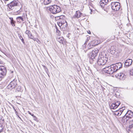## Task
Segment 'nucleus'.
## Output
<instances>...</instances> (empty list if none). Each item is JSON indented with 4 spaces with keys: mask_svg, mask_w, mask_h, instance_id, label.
<instances>
[{
    "mask_svg": "<svg viewBox=\"0 0 133 133\" xmlns=\"http://www.w3.org/2000/svg\"><path fill=\"white\" fill-rule=\"evenodd\" d=\"M108 59V56L106 54L100 55L97 61L98 65H104L107 62Z\"/></svg>",
    "mask_w": 133,
    "mask_h": 133,
    "instance_id": "f257e3e1",
    "label": "nucleus"
},
{
    "mask_svg": "<svg viewBox=\"0 0 133 133\" xmlns=\"http://www.w3.org/2000/svg\"><path fill=\"white\" fill-rule=\"evenodd\" d=\"M98 52V50L97 49H94L90 53L89 56L90 58V62L91 64H93L96 62L95 57L97 55Z\"/></svg>",
    "mask_w": 133,
    "mask_h": 133,
    "instance_id": "f03ea898",
    "label": "nucleus"
},
{
    "mask_svg": "<svg viewBox=\"0 0 133 133\" xmlns=\"http://www.w3.org/2000/svg\"><path fill=\"white\" fill-rule=\"evenodd\" d=\"M48 10L53 14H55L60 12L61 11V8L57 5H54L50 6L48 7Z\"/></svg>",
    "mask_w": 133,
    "mask_h": 133,
    "instance_id": "7ed1b4c3",
    "label": "nucleus"
},
{
    "mask_svg": "<svg viewBox=\"0 0 133 133\" xmlns=\"http://www.w3.org/2000/svg\"><path fill=\"white\" fill-rule=\"evenodd\" d=\"M103 71H104L106 73L111 74L116 72L114 68V65L112 64L106 67L103 69Z\"/></svg>",
    "mask_w": 133,
    "mask_h": 133,
    "instance_id": "20e7f679",
    "label": "nucleus"
},
{
    "mask_svg": "<svg viewBox=\"0 0 133 133\" xmlns=\"http://www.w3.org/2000/svg\"><path fill=\"white\" fill-rule=\"evenodd\" d=\"M19 4V1L15 0L11 2L8 5L9 8L11 10L14 9L15 7L18 6Z\"/></svg>",
    "mask_w": 133,
    "mask_h": 133,
    "instance_id": "39448f33",
    "label": "nucleus"
},
{
    "mask_svg": "<svg viewBox=\"0 0 133 133\" xmlns=\"http://www.w3.org/2000/svg\"><path fill=\"white\" fill-rule=\"evenodd\" d=\"M17 86V80L16 79H14L10 83L7 87V88L10 89H15Z\"/></svg>",
    "mask_w": 133,
    "mask_h": 133,
    "instance_id": "423d86ee",
    "label": "nucleus"
},
{
    "mask_svg": "<svg viewBox=\"0 0 133 133\" xmlns=\"http://www.w3.org/2000/svg\"><path fill=\"white\" fill-rule=\"evenodd\" d=\"M111 6L112 9L115 11L118 10L120 7L119 3L117 2H112Z\"/></svg>",
    "mask_w": 133,
    "mask_h": 133,
    "instance_id": "0eeeda50",
    "label": "nucleus"
},
{
    "mask_svg": "<svg viewBox=\"0 0 133 133\" xmlns=\"http://www.w3.org/2000/svg\"><path fill=\"white\" fill-rule=\"evenodd\" d=\"M6 70L4 66H0V77L3 78L5 76L6 73Z\"/></svg>",
    "mask_w": 133,
    "mask_h": 133,
    "instance_id": "6e6552de",
    "label": "nucleus"
},
{
    "mask_svg": "<svg viewBox=\"0 0 133 133\" xmlns=\"http://www.w3.org/2000/svg\"><path fill=\"white\" fill-rule=\"evenodd\" d=\"M58 25L61 28L63 29L64 30L66 26H68L67 23L65 20H62V21H60L59 22H57Z\"/></svg>",
    "mask_w": 133,
    "mask_h": 133,
    "instance_id": "1a4fd4ad",
    "label": "nucleus"
},
{
    "mask_svg": "<svg viewBox=\"0 0 133 133\" xmlns=\"http://www.w3.org/2000/svg\"><path fill=\"white\" fill-rule=\"evenodd\" d=\"M116 72L121 69L122 66V64L121 63H118L112 64Z\"/></svg>",
    "mask_w": 133,
    "mask_h": 133,
    "instance_id": "9d476101",
    "label": "nucleus"
},
{
    "mask_svg": "<svg viewBox=\"0 0 133 133\" xmlns=\"http://www.w3.org/2000/svg\"><path fill=\"white\" fill-rule=\"evenodd\" d=\"M132 60L131 59H128L126 60L124 63V66L125 67H128L131 65Z\"/></svg>",
    "mask_w": 133,
    "mask_h": 133,
    "instance_id": "9b49d317",
    "label": "nucleus"
},
{
    "mask_svg": "<svg viewBox=\"0 0 133 133\" xmlns=\"http://www.w3.org/2000/svg\"><path fill=\"white\" fill-rule=\"evenodd\" d=\"M25 33L28 35L29 38L33 39L34 41H35L36 39L34 38V37L32 35L31 32L30 31L26 30L25 32Z\"/></svg>",
    "mask_w": 133,
    "mask_h": 133,
    "instance_id": "f8f14e48",
    "label": "nucleus"
},
{
    "mask_svg": "<svg viewBox=\"0 0 133 133\" xmlns=\"http://www.w3.org/2000/svg\"><path fill=\"white\" fill-rule=\"evenodd\" d=\"M125 114L129 119L133 117V112L130 110L128 111Z\"/></svg>",
    "mask_w": 133,
    "mask_h": 133,
    "instance_id": "ddd939ff",
    "label": "nucleus"
},
{
    "mask_svg": "<svg viewBox=\"0 0 133 133\" xmlns=\"http://www.w3.org/2000/svg\"><path fill=\"white\" fill-rule=\"evenodd\" d=\"M108 2V0H101L100 2V5L102 7H103L107 4Z\"/></svg>",
    "mask_w": 133,
    "mask_h": 133,
    "instance_id": "4468645a",
    "label": "nucleus"
},
{
    "mask_svg": "<svg viewBox=\"0 0 133 133\" xmlns=\"http://www.w3.org/2000/svg\"><path fill=\"white\" fill-rule=\"evenodd\" d=\"M82 13L79 12H78L77 11H76L74 15L73 16V17L74 18H78L82 16ZM82 16H83L82 15Z\"/></svg>",
    "mask_w": 133,
    "mask_h": 133,
    "instance_id": "2eb2a0df",
    "label": "nucleus"
},
{
    "mask_svg": "<svg viewBox=\"0 0 133 133\" xmlns=\"http://www.w3.org/2000/svg\"><path fill=\"white\" fill-rule=\"evenodd\" d=\"M15 92H22V90L21 87L20 86H17L16 88H15Z\"/></svg>",
    "mask_w": 133,
    "mask_h": 133,
    "instance_id": "dca6fc26",
    "label": "nucleus"
},
{
    "mask_svg": "<svg viewBox=\"0 0 133 133\" xmlns=\"http://www.w3.org/2000/svg\"><path fill=\"white\" fill-rule=\"evenodd\" d=\"M17 21V22L21 23V21H24V19L22 17L19 16L17 17L16 18Z\"/></svg>",
    "mask_w": 133,
    "mask_h": 133,
    "instance_id": "f3484780",
    "label": "nucleus"
},
{
    "mask_svg": "<svg viewBox=\"0 0 133 133\" xmlns=\"http://www.w3.org/2000/svg\"><path fill=\"white\" fill-rule=\"evenodd\" d=\"M126 115L125 114V115L123 116L122 119V121L123 122H125L127 121L129 119L128 117L126 116Z\"/></svg>",
    "mask_w": 133,
    "mask_h": 133,
    "instance_id": "a211bd4d",
    "label": "nucleus"
},
{
    "mask_svg": "<svg viewBox=\"0 0 133 133\" xmlns=\"http://www.w3.org/2000/svg\"><path fill=\"white\" fill-rule=\"evenodd\" d=\"M10 19L11 20L10 23L11 25L13 26H15V23L16 22L13 20V18L12 17H10Z\"/></svg>",
    "mask_w": 133,
    "mask_h": 133,
    "instance_id": "6ab92c4d",
    "label": "nucleus"
},
{
    "mask_svg": "<svg viewBox=\"0 0 133 133\" xmlns=\"http://www.w3.org/2000/svg\"><path fill=\"white\" fill-rule=\"evenodd\" d=\"M51 2V0H44L43 4L45 5H47L50 4Z\"/></svg>",
    "mask_w": 133,
    "mask_h": 133,
    "instance_id": "aec40b11",
    "label": "nucleus"
},
{
    "mask_svg": "<svg viewBox=\"0 0 133 133\" xmlns=\"http://www.w3.org/2000/svg\"><path fill=\"white\" fill-rule=\"evenodd\" d=\"M118 107L115 104V103H113L111 105H110V108L111 109H115Z\"/></svg>",
    "mask_w": 133,
    "mask_h": 133,
    "instance_id": "412c9836",
    "label": "nucleus"
},
{
    "mask_svg": "<svg viewBox=\"0 0 133 133\" xmlns=\"http://www.w3.org/2000/svg\"><path fill=\"white\" fill-rule=\"evenodd\" d=\"M57 40L60 43L63 44V41H64V38L63 37H60L57 38Z\"/></svg>",
    "mask_w": 133,
    "mask_h": 133,
    "instance_id": "4be33fe9",
    "label": "nucleus"
},
{
    "mask_svg": "<svg viewBox=\"0 0 133 133\" xmlns=\"http://www.w3.org/2000/svg\"><path fill=\"white\" fill-rule=\"evenodd\" d=\"M65 16L62 15L59 17V20L57 22H59L60 21H62V20H65Z\"/></svg>",
    "mask_w": 133,
    "mask_h": 133,
    "instance_id": "5701e85b",
    "label": "nucleus"
},
{
    "mask_svg": "<svg viewBox=\"0 0 133 133\" xmlns=\"http://www.w3.org/2000/svg\"><path fill=\"white\" fill-rule=\"evenodd\" d=\"M114 114L116 115L119 116L121 114L122 112H120L119 110H118L115 111L114 113Z\"/></svg>",
    "mask_w": 133,
    "mask_h": 133,
    "instance_id": "b1692460",
    "label": "nucleus"
},
{
    "mask_svg": "<svg viewBox=\"0 0 133 133\" xmlns=\"http://www.w3.org/2000/svg\"><path fill=\"white\" fill-rule=\"evenodd\" d=\"M122 74H123L121 72L116 74L115 76L116 77L120 79V78L121 77Z\"/></svg>",
    "mask_w": 133,
    "mask_h": 133,
    "instance_id": "393cba45",
    "label": "nucleus"
},
{
    "mask_svg": "<svg viewBox=\"0 0 133 133\" xmlns=\"http://www.w3.org/2000/svg\"><path fill=\"white\" fill-rule=\"evenodd\" d=\"M122 75L121 77L120 78V79L122 80H123L126 77V75H125V74H123Z\"/></svg>",
    "mask_w": 133,
    "mask_h": 133,
    "instance_id": "a878e982",
    "label": "nucleus"
},
{
    "mask_svg": "<svg viewBox=\"0 0 133 133\" xmlns=\"http://www.w3.org/2000/svg\"><path fill=\"white\" fill-rule=\"evenodd\" d=\"M4 127L2 124H0V132L3 131Z\"/></svg>",
    "mask_w": 133,
    "mask_h": 133,
    "instance_id": "bb28decb",
    "label": "nucleus"
},
{
    "mask_svg": "<svg viewBox=\"0 0 133 133\" xmlns=\"http://www.w3.org/2000/svg\"><path fill=\"white\" fill-rule=\"evenodd\" d=\"M125 109L124 107H122V108H119L118 110L120 112H122V114L124 112V111Z\"/></svg>",
    "mask_w": 133,
    "mask_h": 133,
    "instance_id": "cd10ccee",
    "label": "nucleus"
},
{
    "mask_svg": "<svg viewBox=\"0 0 133 133\" xmlns=\"http://www.w3.org/2000/svg\"><path fill=\"white\" fill-rule=\"evenodd\" d=\"M114 52H113V53H114V55H116V56H118V50H117L116 51L115 50L114 51H113Z\"/></svg>",
    "mask_w": 133,
    "mask_h": 133,
    "instance_id": "c85d7f7f",
    "label": "nucleus"
},
{
    "mask_svg": "<svg viewBox=\"0 0 133 133\" xmlns=\"http://www.w3.org/2000/svg\"><path fill=\"white\" fill-rule=\"evenodd\" d=\"M115 104H116V105L118 107V106L120 104L121 102L119 101H117L115 103H114Z\"/></svg>",
    "mask_w": 133,
    "mask_h": 133,
    "instance_id": "c756f323",
    "label": "nucleus"
},
{
    "mask_svg": "<svg viewBox=\"0 0 133 133\" xmlns=\"http://www.w3.org/2000/svg\"><path fill=\"white\" fill-rule=\"evenodd\" d=\"M19 37L20 39L22 41V42L24 44L25 43L24 42V39H23L22 36L21 35H20L19 36Z\"/></svg>",
    "mask_w": 133,
    "mask_h": 133,
    "instance_id": "7c9ffc66",
    "label": "nucleus"
},
{
    "mask_svg": "<svg viewBox=\"0 0 133 133\" xmlns=\"http://www.w3.org/2000/svg\"><path fill=\"white\" fill-rule=\"evenodd\" d=\"M56 31L57 33H58V35H60V31L58 30L57 27H56Z\"/></svg>",
    "mask_w": 133,
    "mask_h": 133,
    "instance_id": "2f4dec72",
    "label": "nucleus"
},
{
    "mask_svg": "<svg viewBox=\"0 0 133 133\" xmlns=\"http://www.w3.org/2000/svg\"><path fill=\"white\" fill-rule=\"evenodd\" d=\"M133 125H132L131 124H130V125H129V129L128 130L129 131L130 130V129H132L133 128Z\"/></svg>",
    "mask_w": 133,
    "mask_h": 133,
    "instance_id": "473e14b6",
    "label": "nucleus"
},
{
    "mask_svg": "<svg viewBox=\"0 0 133 133\" xmlns=\"http://www.w3.org/2000/svg\"><path fill=\"white\" fill-rule=\"evenodd\" d=\"M130 73L131 75L133 76V69L130 71Z\"/></svg>",
    "mask_w": 133,
    "mask_h": 133,
    "instance_id": "72a5a7b5",
    "label": "nucleus"
},
{
    "mask_svg": "<svg viewBox=\"0 0 133 133\" xmlns=\"http://www.w3.org/2000/svg\"><path fill=\"white\" fill-rule=\"evenodd\" d=\"M122 74H125V75L126 76V75L127 74V70H124L122 72Z\"/></svg>",
    "mask_w": 133,
    "mask_h": 133,
    "instance_id": "f704fd0d",
    "label": "nucleus"
},
{
    "mask_svg": "<svg viewBox=\"0 0 133 133\" xmlns=\"http://www.w3.org/2000/svg\"><path fill=\"white\" fill-rule=\"evenodd\" d=\"M129 123L130 124H131L133 125V120H131L130 121Z\"/></svg>",
    "mask_w": 133,
    "mask_h": 133,
    "instance_id": "c9c22d12",
    "label": "nucleus"
},
{
    "mask_svg": "<svg viewBox=\"0 0 133 133\" xmlns=\"http://www.w3.org/2000/svg\"><path fill=\"white\" fill-rule=\"evenodd\" d=\"M33 117L34 118V119L36 121L37 120V118L36 116L34 115Z\"/></svg>",
    "mask_w": 133,
    "mask_h": 133,
    "instance_id": "e433bc0d",
    "label": "nucleus"
},
{
    "mask_svg": "<svg viewBox=\"0 0 133 133\" xmlns=\"http://www.w3.org/2000/svg\"><path fill=\"white\" fill-rule=\"evenodd\" d=\"M28 113L31 116H33L34 115V114H32L31 112H30L29 111H28Z\"/></svg>",
    "mask_w": 133,
    "mask_h": 133,
    "instance_id": "4c0bfd02",
    "label": "nucleus"
},
{
    "mask_svg": "<svg viewBox=\"0 0 133 133\" xmlns=\"http://www.w3.org/2000/svg\"><path fill=\"white\" fill-rule=\"evenodd\" d=\"M101 90L103 91L105 89V88L102 85H101Z\"/></svg>",
    "mask_w": 133,
    "mask_h": 133,
    "instance_id": "58836bf2",
    "label": "nucleus"
},
{
    "mask_svg": "<svg viewBox=\"0 0 133 133\" xmlns=\"http://www.w3.org/2000/svg\"><path fill=\"white\" fill-rule=\"evenodd\" d=\"M89 40L88 37L87 40L85 42V43L86 44V43L88 42V40Z\"/></svg>",
    "mask_w": 133,
    "mask_h": 133,
    "instance_id": "ea45409f",
    "label": "nucleus"
},
{
    "mask_svg": "<svg viewBox=\"0 0 133 133\" xmlns=\"http://www.w3.org/2000/svg\"><path fill=\"white\" fill-rule=\"evenodd\" d=\"M86 45V44L84 43V45H83V47H85Z\"/></svg>",
    "mask_w": 133,
    "mask_h": 133,
    "instance_id": "a19ab883",
    "label": "nucleus"
},
{
    "mask_svg": "<svg viewBox=\"0 0 133 133\" xmlns=\"http://www.w3.org/2000/svg\"><path fill=\"white\" fill-rule=\"evenodd\" d=\"M17 13H18V14H20V13L21 11H20V10H19L18 11H17Z\"/></svg>",
    "mask_w": 133,
    "mask_h": 133,
    "instance_id": "79ce46f5",
    "label": "nucleus"
},
{
    "mask_svg": "<svg viewBox=\"0 0 133 133\" xmlns=\"http://www.w3.org/2000/svg\"><path fill=\"white\" fill-rule=\"evenodd\" d=\"M45 70V71L47 72V71H48V69L47 68H45V69H44Z\"/></svg>",
    "mask_w": 133,
    "mask_h": 133,
    "instance_id": "37998d69",
    "label": "nucleus"
},
{
    "mask_svg": "<svg viewBox=\"0 0 133 133\" xmlns=\"http://www.w3.org/2000/svg\"><path fill=\"white\" fill-rule=\"evenodd\" d=\"M42 66H43V67L44 69H45V68H46V67L44 65H43Z\"/></svg>",
    "mask_w": 133,
    "mask_h": 133,
    "instance_id": "c03bdc74",
    "label": "nucleus"
},
{
    "mask_svg": "<svg viewBox=\"0 0 133 133\" xmlns=\"http://www.w3.org/2000/svg\"><path fill=\"white\" fill-rule=\"evenodd\" d=\"M88 32V34H91V32H90V31H89Z\"/></svg>",
    "mask_w": 133,
    "mask_h": 133,
    "instance_id": "a18cd8bd",
    "label": "nucleus"
},
{
    "mask_svg": "<svg viewBox=\"0 0 133 133\" xmlns=\"http://www.w3.org/2000/svg\"><path fill=\"white\" fill-rule=\"evenodd\" d=\"M16 114H17H17H18V112L17 111L16 112Z\"/></svg>",
    "mask_w": 133,
    "mask_h": 133,
    "instance_id": "49530a36",
    "label": "nucleus"
},
{
    "mask_svg": "<svg viewBox=\"0 0 133 133\" xmlns=\"http://www.w3.org/2000/svg\"><path fill=\"white\" fill-rule=\"evenodd\" d=\"M18 117H19V118H20V119H21V118L19 116H18Z\"/></svg>",
    "mask_w": 133,
    "mask_h": 133,
    "instance_id": "de8ad7c7",
    "label": "nucleus"
},
{
    "mask_svg": "<svg viewBox=\"0 0 133 133\" xmlns=\"http://www.w3.org/2000/svg\"><path fill=\"white\" fill-rule=\"evenodd\" d=\"M4 0L5 1H8L9 0Z\"/></svg>",
    "mask_w": 133,
    "mask_h": 133,
    "instance_id": "09e8293b",
    "label": "nucleus"
},
{
    "mask_svg": "<svg viewBox=\"0 0 133 133\" xmlns=\"http://www.w3.org/2000/svg\"><path fill=\"white\" fill-rule=\"evenodd\" d=\"M1 60L0 59V64H1Z\"/></svg>",
    "mask_w": 133,
    "mask_h": 133,
    "instance_id": "8fccbe9b",
    "label": "nucleus"
},
{
    "mask_svg": "<svg viewBox=\"0 0 133 133\" xmlns=\"http://www.w3.org/2000/svg\"><path fill=\"white\" fill-rule=\"evenodd\" d=\"M12 72H12H13V71H12V72Z\"/></svg>",
    "mask_w": 133,
    "mask_h": 133,
    "instance_id": "3c124183",
    "label": "nucleus"
}]
</instances>
